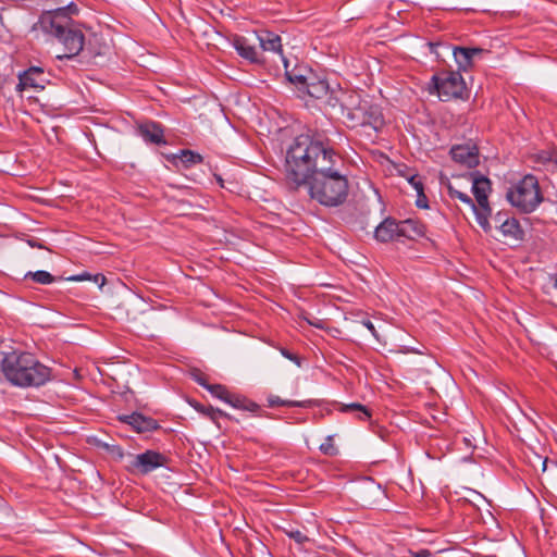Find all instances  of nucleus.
<instances>
[{"mask_svg": "<svg viewBox=\"0 0 557 557\" xmlns=\"http://www.w3.org/2000/svg\"><path fill=\"white\" fill-rule=\"evenodd\" d=\"M338 153L319 135L300 134L286 149L285 176L294 189L308 182L321 168L327 165Z\"/></svg>", "mask_w": 557, "mask_h": 557, "instance_id": "1", "label": "nucleus"}, {"mask_svg": "<svg viewBox=\"0 0 557 557\" xmlns=\"http://www.w3.org/2000/svg\"><path fill=\"white\" fill-rule=\"evenodd\" d=\"M343 170L344 162L337 154L302 186L308 187L310 198L320 205L330 208L338 207L346 201L349 191L347 174Z\"/></svg>", "mask_w": 557, "mask_h": 557, "instance_id": "2", "label": "nucleus"}, {"mask_svg": "<svg viewBox=\"0 0 557 557\" xmlns=\"http://www.w3.org/2000/svg\"><path fill=\"white\" fill-rule=\"evenodd\" d=\"M1 370L5 379L18 387H39L52 377V370L26 351L7 354L1 361Z\"/></svg>", "mask_w": 557, "mask_h": 557, "instance_id": "3", "label": "nucleus"}, {"mask_svg": "<svg viewBox=\"0 0 557 557\" xmlns=\"http://www.w3.org/2000/svg\"><path fill=\"white\" fill-rule=\"evenodd\" d=\"M346 111L343 115L344 123L348 128L370 127L379 132L385 124L384 115L377 104L363 99L360 94L354 92L351 98L344 100Z\"/></svg>", "mask_w": 557, "mask_h": 557, "instance_id": "4", "label": "nucleus"}, {"mask_svg": "<svg viewBox=\"0 0 557 557\" xmlns=\"http://www.w3.org/2000/svg\"><path fill=\"white\" fill-rule=\"evenodd\" d=\"M42 32L54 38L63 47V54L58 59H72L84 49L85 36L75 24L61 23L55 18H40Z\"/></svg>", "mask_w": 557, "mask_h": 557, "instance_id": "5", "label": "nucleus"}, {"mask_svg": "<svg viewBox=\"0 0 557 557\" xmlns=\"http://www.w3.org/2000/svg\"><path fill=\"white\" fill-rule=\"evenodd\" d=\"M426 90L437 95L441 101L468 99L469 90L459 71H441L431 77Z\"/></svg>", "mask_w": 557, "mask_h": 557, "instance_id": "6", "label": "nucleus"}, {"mask_svg": "<svg viewBox=\"0 0 557 557\" xmlns=\"http://www.w3.org/2000/svg\"><path fill=\"white\" fill-rule=\"evenodd\" d=\"M507 199L521 212L534 211L543 201L537 178L531 174L525 175L508 190Z\"/></svg>", "mask_w": 557, "mask_h": 557, "instance_id": "7", "label": "nucleus"}, {"mask_svg": "<svg viewBox=\"0 0 557 557\" xmlns=\"http://www.w3.org/2000/svg\"><path fill=\"white\" fill-rule=\"evenodd\" d=\"M129 461L126 470L133 474L146 475L153 470L164 467L168 458L159 451L148 449L145 453L133 455L128 454Z\"/></svg>", "mask_w": 557, "mask_h": 557, "instance_id": "8", "label": "nucleus"}, {"mask_svg": "<svg viewBox=\"0 0 557 557\" xmlns=\"http://www.w3.org/2000/svg\"><path fill=\"white\" fill-rule=\"evenodd\" d=\"M117 420L122 423L128 424L137 433H146L159 430L161 426L159 422L151 418L144 416L140 412H133L131 414H121Z\"/></svg>", "mask_w": 557, "mask_h": 557, "instance_id": "9", "label": "nucleus"}, {"mask_svg": "<svg viewBox=\"0 0 557 557\" xmlns=\"http://www.w3.org/2000/svg\"><path fill=\"white\" fill-rule=\"evenodd\" d=\"M449 153L454 161L469 169H473L480 163L479 149L475 145H455Z\"/></svg>", "mask_w": 557, "mask_h": 557, "instance_id": "10", "label": "nucleus"}, {"mask_svg": "<svg viewBox=\"0 0 557 557\" xmlns=\"http://www.w3.org/2000/svg\"><path fill=\"white\" fill-rule=\"evenodd\" d=\"M48 76L42 67L30 66L18 75V86L21 89L34 88L41 90L50 82Z\"/></svg>", "mask_w": 557, "mask_h": 557, "instance_id": "11", "label": "nucleus"}, {"mask_svg": "<svg viewBox=\"0 0 557 557\" xmlns=\"http://www.w3.org/2000/svg\"><path fill=\"white\" fill-rule=\"evenodd\" d=\"M136 133L147 144L157 145V146L166 144V140L164 138V128L158 122L147 121V122L140 123L136 127Z\"/></svg>", "mask_w": 557, "mask_h": 557, "instance_id": "12", "label": "nucleus"}, {"mask_svg": "<svg viewBox=\"0 0 557 557\" xmlns=\"http://www.w3.org/2000/svg\"><path fill=\"white\" fill-rule=\"evenodd\" d=\"M473 181L472 193L476 200V206L485 211L488 210V191L491 190V181L479 172L470 174Z\"/></svg>", "mask_w": 557, "mask_h": 557, "instance_id": "13", "label": "nucleus"}, {"mask_svg": "<svg viewBox=\"0 0 557 557\" xmlns=\"http://www.w3.org/2000/svg\"><path fill=\"white\" fill-rule=\"evenodd\" d=\"M484 49L478 47H453V54L459 71H468L473 66V60L482 55Z\"/></svg>", "mask_w": 557, "mask_h": 557, "instance_id": "14", "label": "nucleus"}, {"mask_svg": "<svg viewBox=\"0 0 557 557\" xmlns=\"http://www.w3.org/2000/svg\"><path fill=\"white\" fill-rule=\"evenodd\" d=\"M399 221L394 218H385L374 231V237L381 243H388L399 239Z\"/></svg>", "mask_w": 557, "mask_h": 557, "instance_id": "15", "label": "nucleus"}, {"mask_svg": "<svg viewBox=\"0 0 557 557\" xmlns=\"http://www.w3.org/2000/svg\"><path fill=\"white\" fill-rule=\"evenodd\" d=\"M398 232L399 238L416 240L425 235L426 226L420 220L410 218L399 221Z\"/></svg>", "mask_w": 557, "mask_h": 557, "instance_id": "16", "label": "nucleus"}, {"mask_svg": "<svg viewBox=\"0 0 557 557\" xmlns=\"http://www.w3.org/2000/svg\"><path fill=\"white\" fill-rule=\"evenodd\" d=\"M233 46L237 53L250 63L261 64L264 62L256 47L250 45L244 36H235L233 39Z\"/></svg>", "mask_w": 557, "mask_h": 557, "instance_id": "17", "label": "nucleus"}, {"mask_svg": "<svg viewBox=\"0 0 557 557\" xmlns=\"http://www.w3.org/2000/svg\"><path fill=\"white\" fill-rule=\"evenodd\" d=\"M225 403L236 409L258 413L260 417H269V412L261 410L257 403L239 394H233L230 392Z\"/></svg>", "mask_w": 557, "mask_h": 557, "instance_id": "18", "label": "nucleus"}, {"mask_svg": "<svg viewBox=\"0 0 557 557\" xmlns=\"http://www.w3.org/2000/svg\"><path fill=\"white\" fill-rule=\"evenodd\" d=\"M505 239L518 244L524 239V231L516 218H506L499 226Z\"/></svg>", "mask_w": 557, "mask_h": 557, "instance_id": "19", "label": "nucleus"}, {"mask_svg": "<svg viewBox=\"0 0 557 557\" xmlns=\"http://www.w3.org/2000/svg\"><path fill=\"white\" fill-rule=\"evenodd\" d=\"M329 89L330 85L326 79L319 78L313 73L309 72V81L305 87V92L311 98L323 100L325 96H327Z\"/></svg>", "mask_w": 557, "mask_h": 557, "instance_id": "20", "label": "nucleus"}, {"mask_svg": "<svg viewBox=\"0 0 557 557\" xmlns=\"http://www.w3.org/2000/svg\"><path fill=\"white\" fill-rule=\"evenodd\" d=\"M354 90H343V89H329L327 96L323 99L324 103L332 109H339V113L343 116L346 111V104L344 100L347 98H351L354 95Z\"/></svg>", "mask_w": 557, "mask_h": 557, "instance_id": "21", "label": "nucleus"}, {"mask_svg": "<svg viewBox=\"0 0 557 557\" xmlns=\"http://www.w3.org/2000/svg\"><path fill=\"white\" fill-rule=\"evenodd\" d=\"M78 7L74 2H71L65 7L58 8L51 12H48L40 18H55L61 23L74 24L71 16L78 14Z\"/></svg>", "mask_w": 557, "mask_h": 557, "instance_id": "22", "label": "nucleus"}, {"mask_svg": "<svg viewBox=\"0 0 557 557\" xmlns=\"http://www.w3.org/2000/svg\"><path fill=\"white\" fill-rule=\"evenodd\" d=\"M258 39L262 50L282 54V40L277 34L270 30H262L258 35Z\"/></svg>", "mask_w": 557, "mask_h": 557, "instance_id": "23", "label": "nucleus"}, {"mask_svg": "<svg viewBox=\"0 0 557 557\" xmlns=\"http://www.w3.org/2000/svg\"><path fill=\"white\" fill-rule=\"evenodd\" d=\"M527 459L529 465L536 472L541 470L542 473H545L548 469V465H550L552 470L557 472V462L549 460L548 457H543L535 451H532L531 455H527Z\"/></svg>", "mask_w": 557, "mask_h": 557, "instance_id": "24", "label": "nucleus"}, {"mask_svg": "<svg viewBox=\"0 0 557 557\" xmlns=\"http://www.w3.org/2000/svg\"><path fill=\"white\" fill-rule=\"evenodd\" d=\"M173 163L177 165V160L185 166L190 168L195 164L202 163L203 158L198 152H195L189 149H183L178 154H174L172 157Z\"/></svg>", "mask_w": 557, "mask_h": 557, "instance_id": "25", "label": "nucleus"}, {"mask_svg": "<svg viewBox=\"0 0 557 557\" xmlns=\"http://www.w3.org/2000/svg\"><path fill=\"white\" fill-rule=\"evenodd\" d=\"M268 404H269V407H271V408L277 407V406L309 408V407H312L314 403L311 399L300 400V401L284 400V399H281L276 395H270L268 397Z\"/></svg>", "mask_w": 557, "mask_h": 557, "instance_id": "26", "label": "nucleus"}, {"mask_svg": "<svg viewBox=\"0 0 557 557\" xmlns=\"http://www.w3.org/2000/svg\"><path fill=\"white\" fill-rule=\"evenodd\" d=\"M300 67H296L292 71H286V78L295 85L300 91L305 90V87L309 81V74L301 73Z\"/></svg>", "mask_w": 557, "mask_h": 557, "instance_id": "27", "label": "nucleus"}, {"mask_svg": "<svg viewBox=\"0 0 557 557\" xmlns=\"http://www.w3.org/2000/svg\"><path fill=\"white\" fill-rule=\"evenodd\" d=\"M339 411L354 413L361 412L362 416H359V420L361 421H367L372 417L371 410L367 406L359 403L343 404L339 408Z\"/></svg>", "mask_w": 557, "mask_h": 557, "instance_id": "28", "label": "nucleus"}, {"mask_svg": "<svg viewBox=\"0 0 557 557\" xmlns=\"http://www.w3.org/2000/svg\"><path fill=\"white\" fill-rule=\"evenodd\" d=\"M24 278L32 280L35 283L41 284V285H49L59 280L58 277L53 276L52 274H50L49 272L44 271V270H39L36 272H27L24 275Z\"/></svg>", "mask_w": 557, "mask_h": 557, "instance_id": "29", "label": "nucleus"}, {"mask_svg": "<svg viewBox=\"0 0 557 557\" xmlns=\"http://www.w3.org/2000/svg\"><path fill=\"white\" fill-rule=\"evenodd\" d=\"M473 212L475 213L478 224L484 230V232H490L491 225L488 222V216L491 214V208L488 207V210L485 211L475 205V210H473Z\"/></svg>", "mask_w": 557, "mask_h": 557, "instance_id": "30", "label": "nucleus"}, {"mask_svg": "<svg viewBox=\"0 0 557 557\" xmlns=\"http://www.w3.org/2000/svg\"><path fill=\"white\" fill-rule=\"evenodd\" d=\"M447 189L451 198H458L463 203L470 206L472 210H475V203L468 194L457 190L451 184L447 185Z\"/></svg>", "mask_w": 557, "mask_h": 557, "instance_id": "31", "label": "nucleus"}, {"mask_svg": "<svg viewBox=\"0 0 557 557\" xmlns=\"http://www.w3.org/2000/svg\"><path fill=\"white\" fill-rule=\"evenodd\" d=\"M210 394L225 403L230 391L222 384H209L206 388Z\"/></svg>", "mask_w": 557, "mask_h": 557, "instance_id": "32", "label": "nucleus"}, {"mask_svg": "<svg viewBox=\"0 0 557 557\" xmlns=\"http://www.w3.org/2000/svg\"><path fill=\"white\" fill-rule=\"evenodd\" d=\"M67 280L75 281V282H81V281H85V280H94L95 283L100 282V286H102L106 282V277L102 274H96L92 276L91 274H89L87 272H84L79 275L70 276Z\"/></svg>", "mask_w": 557, "mask_h": 557, "instance_id": "33", "label": "nucleus"}, {"mask_svg": "<svg viewBox=\"0 0 557 557\" xmlns=\"http://www.w3.org/2000/svg\"><path fill=\"white\" fill-rule=\"evenodd\" d=\"M320 451L326 456H335L337 448L333 444V436H327L325 442L320 445Z\"/></svg>", "mask_w": 557, "mask_h": 557, "instance_id": "34", "label": "nucleus"}, {"mask_svg": "<svg viewBox=\"0 0 557 557\" xmlns=\"http://www.w3.org/2000/svg\"><path fill=\"white\" fill-rule=\"evenodd\" d=\"M104 448L115 461H122L125 457L123 448L119 445L104 444Z\"/></svg>", "mask_w": 557, "mask_h": 557, "instance_id": "35", "label": "nucleus"}, {"mask_svg": "<svg viewBox=\"0 0 557 557\" xmlns=\"http://www.w3.org/2000/svg\"><path fill=\"white\" fill-rule=\"evenodd\" d=\"M191 376L195 382H197L199 385H201L205 388H207V386L210 384L208 382L207 375L198 369H194L191 371Z\"/></svg>", "mask_w": 557, "mask_h": 557, "instance_id": "36", "label": "nucleus"}, {"mask_svg": "<svg viewBox=\"0 0 557 557\" xmlns=\"http://www.w3.org/2000/svg\"><path fill=\"white\" fill-rule=\"evenodd\" d=\"M208 417L212 420V421H215L219 417H223V418H226V419H230L232 420L233 418L227 414L226 412H224L223 410L221 409H218V408H213V407H208Z\"/></svg>", "mask_w": 557, "mask_h": 557, "instance_id": "37", "label": "nucleus"}, {"mask_svg": "<svg viewBox=\"0 0 557 557\" xmlns=\"http://www.w3.org/2000/svg\"><path fill=\"white\" fill-rule=\"evenodd\" d=\"M407 180L417 193L424 189L422 178L419 174H412Z\"/></svg>", "mask_w": 557, "mask_h": 557, "instance_id": "38", "label": "nucleus"}, {"mask_svg": "<svg viewBox=\"0 0 557 557\" xmlns=\"http://www.w3.org/2000/svg\"><path fill=\"white\" fill-rule=\"evenodd\" d=\"M416 205H417L418 208H422V209H425V208L429 207L428 206V198H426V196L424 194V189L417 193Z\"/></svg>", "mask_w": 557, "mask_h": 557, "instance_id": "39", "label": "nucleus"}, {"mask_svg": "<svg viewBox=\"0 0 557 557\" xmlns=\"http://www.w3.org/2000/svg\"><path fill=\"white\" fill-rule=\"evenodd\" d=\"M281 354H282L285 358H287V359H289V360L294 361L297 366H300V358H299L296 354H294V352L289 351V350H288V349H286V348H281Z\"/></svg>", "mask_w": 557, "mask_h": 557, "instance_id": "40", "label": "nucleus"}, {"mask_svg": "<svg viewBox=\"0 0 557 557\" xmlns=\"http://www.w3.org/2000/svg\"><path fill=\"white\" fill-rule=\"evenodd\" d=\"M289 536L294 539L297 543L301 544L308 541V537L300 531H293L289 533Z\"/></svg>", "mask_w": 557, "mask_h": 557, "instance_id": "41", "label": "nucleus"}, {"mask_svg": "<svg viewBox=\"0 0 557 557\" xmlns=\"http://www.w3.org/2000/svg\"><path fill=\"white\" fill-rule=\"evenodd\" d=\"M362 325H364L370 332L371 334L376 338L379 339V335L376 333V329L374 326V324L369 320V319H363L361 321Z\"/></svg>", "mask_w": 557, "mask_h": 557, "instance_id": "42", "label": "nucleus"}, {"mask_svg": "<svg viewBox=\"0 0 557 557\" xmlns=\"http://www.w3.org/2000/svg\"><path fill=\"white\" fill-rule=\"evenodd\" d=\"M429 47H430V52L431 53H434L436 54L437 57H440V52H438V48L440 47H444V45L440 44V42H429ZM446 49H449L448 46H445Z\"/></svg>", "mask_w": 557, "mask_h": 557, "instance_id": "43", "label": "nucleus"}, {"mask_svg": "<svg viewBox=\"0 0 557 557\" xmlns=\"http://www.w3.org/2000/svg\"><path fill=\"white\" fill-rule=\"evenodd\" d=\"M506 218H509L507 215V213H504V212L496 213L494 216V222L496 224V227L499 228V226H502V223L505 221Z\"/></svg>", "mask_w": 557, "mask_h": 557, "instance_id": "44", "label": "nucleus"}, {"mask_svg": "<svg viewBox=\"0 0 557 557\" xmlns=\"http://www.w3.org/2000/svg\"><path fill=\"white\" fill-rule=\"evenodd\" d=\"M194 407H195V409H196L197 411H199V412H201V413H203L205 416H207V417H208V410H207V409H208V407H205L203 405H200V404H198V403H197Z\"/></svg>", "mask_w": 557, "mask_h": 557, "instance_id": "45", "label": "nucleus"}, {"mask_svg": "<svg viewBox=\"0 0 557 557\" xmlns=\"http://www.w3.org/2000/svg\"><path fill=\"white\" fill-rule=\"evenodd\" d=\"M431 552L429 549H421L416 553L414 557H431Z\"/></svg>", "mask_w": 557, "mask_h": 557, "instance_id": "46", "label": "nucleus"}, {"mask_svg": "<svg viewBox=\"0 0 557 557\" xmlns=\"http://www.w3.org/2000/svg\"><path fill=\"white\" fill-rule=\"evenodd\" d=\"M550 280L553 282V287L557 289V275L552 276Z\"/></svg>", "mask_w": 557, "mask_h": 557, "instance_id": "47", "label": "nucleus"}, {"mask_svg": "<svg viewBox=\"0 0 557 557\" xmlns=\"http://www.w3.org/2000/svg\"><path fill=\"white\" fill-rule=\"evenodd\" d=\"M28 243H29V245H30L32 247L42 248V246H41L40 244H36V243L32 242V240H29Z\"/></svg>", "mask_w": 557, "mask_h": 557, "instance_id": "48", "label": "nucleus"}, {"mask_svg": "<svg viewBox=\"0 0 557 557\" xmlns=\"http://www.w3.org/2000/svg\"><path fill=\"white\" fill-rule=\"evenodd\" d=\"M309 323H310L311 325H313V326L318 327V329H322V327H323V326H322L321 324H319V323H314V322H311V321H309Z\"/></svg>", "mask_w": 557, "mask_h": 557, "instance_id": "49", "label": "nucleus"}, {"mask_svg": "<svg viewBox=\"0 0 557 557\" xmlns=\"http://www.w3.org/2000/svg\"><path fill=\"white\" fill-rule=\"evenodd\" d=\"M357 418L359 419V416H362L361 412H356Z\"/></svg>", "mask_w": 557, "mask_h": 557, "instance_id": "50", "label": "nucleus"}, {"mask_svg": "<svg viewBox=\"0 0 557 557\" xmlns=\"http://www.w3.org/2000/svg\"><path fill=\"white\" fill-rule=\"evenodd\" d=\"M410 351H411V352H413V354H417V352H418L417 350H413V349H412V350H410Z\"/></svg>", "mask_w": 557, "mask_h": 557, "instance_id": "51", "label": "nucleus"}]
</instances>
